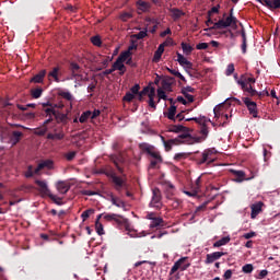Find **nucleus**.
I'll use <instances>...</instances> for the list:
<instances>
[{"mask_svg":"<svg viewBox=\"0 0 280 280\" xmlns=\"http://www.w3.org/2000/svg\"><path fill=\"white\" fill-rule=\"evenodd\" d=\"M139 148H140V150H142V152H147V154H150V152H152V150L154 149L153 145H150V144H148L145 142L140 143Z\"/></svg>","mask_w":280,"mask_h":280,"instance_id":"nucleus-39","label":"nucleus"},{"mask_svg":"<svg viewBox=\"0 0 280 280\" xmlns=\"http://www.w3.org/2000/svg\"><path fill=\"white\" fill-rule=\"evenodd\" d=\"M236 82L241 86V89L245 93H248L249 95H252V97L258 94L257 91L255 89H253V84L246 83V81H244V79H238Z\"/></svg>","mask_w":280,"mask_h":280,"instance_id":"nucleus-5","label":"nucleus"},{"mask_svg":"<svg viewBox=\"0 0 280 280\" xmlns=\"http://www.w3.org/2000/svg\"><path fill=\"white\" fill-rule=\"evenodd\" d=\"M68 80H74L75 82V88L81 86L80 82H84V80H86V77H84V74H82V72H78L75 74H71L70 78H68Z\"/></svg>","mask_w":280,"mask_h":280,"instance_id":"nucleus-17","label":"nucleus"},{"mask_svg":"<svg viewBox=\"0 0 280 280\" xmlns=\"http://www.w3.org/2000/svg\"><path fill=\"white\" fill-rule=\"evenodd\" d=\"M231 277H233V271L231 269H228L223 275V279L229 280L231 279Z\"/></svg>","mask_w":280,"mask_h":280,"instance_id":"nucleus-64","label":"nucleus"},{"mask_svg":"<svg viewBox=\"0 0 280 280\" xmlns=\"http://www.w3.org/2000/svg\"><path fill=\"white\" fill-rule=\"evenodd\" d=\"M148 36V28H144L143 31H140L137 34H133L131 37L136 38V40H143Z\"/></svg>","mask_w":280,"mask_h":280,"instance_id":"nucleus-34","label":"nucleus"},{"mask_svg":"<svg viewBox=\"0 0 280 280\" xmlns=\"http://www.w3.org/2000/svg\"><path fill=\"white\" fill-rule=\"evenodd\" d=\"M243 102L245 106H247L249 114H252L253 117H257V103L253 102L249 97H244Z\"/></svg>","mask_w":280,"mask_h":280,"instance_id":"nucleus-6","label":"nucleus"},{"mask_svg":"<svg viewBox=\"0 0 280 280\" xmlns=\"http://www.w3.org/2000/svg\"><path fill=\"white\" fill-rule=\"evenodd\" d=\"M91 43H93L96 47H100V45H102V39H100L98 36H94L91 38Z\"/></svg>","mask_w":280,"mask_h":280,"instance_id":"nucleus-59","label":"nucleus"},{"mask_svg":"<svg viewBox=\"0 0 280 280\" xmlns=\"http://www.w3.org/2000/svg\"><path fill=\"white\" fill-rule=\"evenodd\" d=\"M235 71V66L233 63H230L226 68V75H232V73Z\"/></svg>","mask_w":280,"mask_h":280,"instance_id":"nucleus-60","label":"nucleus"},{"mask_svg":"<svg viewBox=\"0 0 280 280\" xmlns=\"http://www.w3.org/2000/svg\"><path fill=\"white\" fill-rule=\"evenodd\" d=\"M186 121H196V124H207V121H209V119H207V117H205V116H200L198 118H196V117L186 118Z\"/></svg>","mask_w":280,"mask_h":280,"instance_id":"nucleus-37","label":"nucleus"},{"mask_svg":"<svg viewBox=\"0 0 280 280\" xmlns=\"http://www.w3.org/2000/svg\"><path fill=\"white\" fill-rule=\"evenodd\" d=\"M119 19H120V21H124V22L130 21V19H132V13L131 12H122V13H120Z\"/></svg>","mask_w":280,"mask_h":280,"instance_id":"nucleus-44","label":"nucleus"},{"mask_svg":"<svg viewBox=\"0 0 280 280\" xmlns=\"http://www.w3.org/2000/svg\"><path fill=\"white\" fill-rule=\"evenodd\" d=\"M231 242V236H224L213 244V248H220V246H226Z\"/></svg>","mask_w":280,"mask_h":280,"instance_id":"nucleus-27","label":"nucleus"},{"mask_svg":"<svg viewBox=\"0 0 280 280\" xmlns=\"http://www.w3.org/2000/svg\"><path fill=\"white\" fill-rule=\"evenodd\" d=\"M104 220L107 222H116L119 226H125L126 231H130V221L128 219L124 218L122 215L109 213V214H103Z\"/></svg>","mask_w":280,"mask_h":280,"instance_id":"nucleus-3","label":"nucleus"},{"mask_svg":"<svg viewBox=\"0 0 280 280\" xmlns=\"http://www.w3.org/2000/svg\"><path fill=\"white\" fill-rule=\"evenodd\" d=\"M172 82H173V80L171 79V78H165V79H163L162 80V82H161V89L163 90V91H172Z\"/></svg>","mask_w":280,"mask_h":280,"instance_id":"nucleus-26","label":"nucleus"},{"mask_svg":"<svg viewBox=\"0 0 280 280\" xmlns=\"http://www.w3.org/2000/svg\"><path fill=\"white\" fill-rule=\"evenodd\" d=\"M170 12L174 21H178V19H182V16H185L184 11L180 9L173 8V9H170Z\"/></svg>","mask_w":280,"mask_h":280,"instance_id":"nucleus-21","label":"nucleus"},{"mask_svg":"<svg viewBox=\"0 0 280 280\" xmlns=\"http://www.w3.org/2000/svg\"><path fill=\"white\" fill-rule=\"evenodd\" d=\"M70 71H71V75H74L75 73H82V69L75 62L70 63Z\"/></svg>","mask_w":280,"mask_h":280,"instance_id":"nucleus-38","label":"nucleus"},{"mask_svg":"<svg viewBox=\"0 0 280 280\" xmlns=\"http://www.w3.org/2000/svg\"><path fill=\"white\" fill-rule=\"evenodd\" d=\"M113 183L116 185V189L119 191L124 187V179L119 176H113Z\"/></svg>","mask_w":280,"mask_h":280,"instance_id":"nucleus-36","label":"nucleus"},{"mask_svg":"<svg viewBox=\"0 0 280 280\" xmlns=\"http://www.w3.org/2000/svg\"><path fill=\"white\" fill-rule=\"evenodd\" d=\"M75 151H71V152H68V153H66V159H67V161H73L74 159H75Z\"/></svg>","mask_w":280,"mask_h":280,"instance_id":"nucleus-58","label":"nucleus"},{"mask_svg":"<svg viewBox=\"0 0 280 280\" xmlns=\"http://www.w3.org/2000/svg\"><path fill=\"white\" fill-rule=\"evenodd\" d=\"M139 89H141V86H139V84H136L135 86H132L130 89V93H132L133 95H138L139 94Z\"/></svg>","mask_w":280,"mask_h":280,"instance_id":"nucleus-62","label":"nucleus"},{"mask_svg":"<svg viewBox=\"0 0 280 280\" xmlns=\"http://www.w3.org/2000/svg\"><path fill=\"white\" fill-rule=\"evenodd\" d=\"M52 170L54 168V161L51 160H44L39 162L37 167L35 168V174H40V170Z\"/></svg>","mask_w":280,"mask_h":280,"instance_id":"nucleus-8","label":"nucleus"},{"mask_svg":"<svg viewBox=\"0 0 280 280\" xmlns=\"http://www.w3.org/2000/svg\"><path fill=\"white\" fill-rule=\"evenodd\" d=\"M177 62H179L180 67H184L185 69H191L192 67V63L179 52H177Z\"/></svg>","mask_w":280,"mask_h":280,"instance_id":"nucleus-18","label":"nucleus"},{"mask_svg":"<svg viewBox=\"0 0 280 280\" xmlns=\"http://www.w3.org/2000/svg\"><path fill=\"white\" fill-rule=\"evenodd\" d=\"M167 43H170V42H164L163 44H161L158 47L156 51L154 52V57H153L154 62H159L161 60V57L163 56V51H165V47H166Z\"/></svg>","mask_w":280,"mask_h":280,"instance_id":"nucleus-15","label":"nucleus"},{"mask_svg":"<svg viewBox=\"0 0 280 280\" xmlns=\"http://www.w3.org/2000/svg\"><path fill=\"white\" fill-rule=\"evenodd\" d=\"M57 190L59 191V194H67V191H69V189H71V186H69L66 182H58L56 184Z\"/></svg>","mask_w":280,"mask_h":280,"instance_id":"nucleus-22","label":"nucleus"},{"mask_svg":"<svg viewBox=\"0 0 280 280\" xmlns=\"http://www.w3.org/2000/svg\"><path fill=\"white\" fill-rule=\"evenodd\" d=\"M109 200L115 207H118L119 209H124V207H126V203H124L122 200H120L118 197H115L113 194L109 195Z\"/></svg>","mask_w":280,"mask_h":280,"instance_id":"nucleus-23","label":"nucleus"},{"mask_svg":"<svg viewBox=\"0 0 280 280\" xmlns=\"http://www.w3.org/2000/svg\"><path fill=\"white\" fill-rule=\"evenodd\" d=\"M55 119H56L57 124H67V121L69 120V116L67 114L56 112Z\"/></svg>","mask_w":280,"mask_h":280,"instance_id":"nucleus-24","label":"nucleus"},{"mask_svg":"<svg viewBox=\"0 0 280 280\" xmlns=\"http://www.w3.org/2000/svg\"><path fill=\"white\" fill-rule=\"evenodd\" d=\"M171 132H183L185 130V127L182 125L173 126L171 129Z\"/></svg>","mask_w":280,"mask_h":280,"instance_id":"nucleus-54","label":"nucleus"},{"mask_svg":"<svg viewBox=\"0 0 280 280\" xmlns=\"http://www.w3.org/2000/svg\"><path fill=\"white\" fill-rule=\"evenodd\" d=\"M44 112L49 117V119H51V115L55 117L56 113H58V110L55 109L54 105H50V107L45 108Z\"/></svg>","mask_w":280,"mask_h":280,"instance_id":"nucleus-42","label":"nucleus"},{"mask_svg":"<svg viewBox=\"0 0 280 280\" xmlns=\"http://www.w3.org/2000/svg\"><path fill=\"white\" fill-rule=\"evenodd\" d=\"M31 95H32V97H34V100H38V97H40V95H43V89L32 90Z\"/></svg>","mask_w":280,"mask_h":280,"instance_id":"nucleus-48","label":"nucleus"},{"mask_svg":"<svg viewBox=\"0 0 280 280\" xmlns=\"http://www.w3.org/2000/svg\"><path fill=\"white\" fill-rule=\"evenodd\" d=\"M21 137H23V132L21 131H13L11 136V143L12 145H16L21 141Z\"/></svg>","mask_w":280,"mask_h":280,"instance_id":"nucleus-28","label":"nucleus"},{"mask_svg":"<svg viewBox=\"0 0 280 280\" xmlns=\"http://www.w3.org/2000/svg\"><path fill=\"white\" fill-rule=\"evenodd\" d=\"M241 80H243L244 82H245V84H255V78H252V77H249V78H246V77H241Z\"/></svg>","mask_w":280,"mask_h":280,"instance_id":"nucleus-55","label":"nucleus"},{"mask_svg":"<svg viewBox=\"0 0 280 280\" xmlns=\"http://www.w3.org/2000/svg\"><path fill=\"white\" fill-rule=\"evenodd\" d=\"M60 73V67H55L52 71L48 73V78H54L55 82H60V79L58 78Z\"/></svg>","mask_w":280,"mask_h":280,"instance_id":"nucleus-31","label":"nucleus"},{"mask_svg":"<svg viewBox=\"0 0 280 280\" xmlns=\"http://www.w3.org/2000/svg\"><path fill=\"white\" fill-rule=\"evenodd\" d=\"M163 143L166 152H170V150H172V147L176 143V140H168V141L164 140Z\"/></svg>","mask_w":280,"mask_h":280,"instance_id":"nucleus-49","label":"nucleus"},{"mask_svg":"<svg viewBox=\"0 0 280 280\" xmlns=\"http://www.w3.org/2000/svg\"><path fill=\"white\" fill-rule=\"evenodd\" d=\"M114 71H120V75H124L126 73V66L124 65V61L117 59L113 65Z\"/></svg>","mask_w":280,"mask_h":280,"instance_id":"nucleus-20","label":"nucleus"},{"mask_svg":"<svg viewBox=\"0 0 280 280\" xmlns=\"http://www.w3.org/2000/svg\"><path fill=\"white\" fill-rule=\"evenodd\" d=\"M207 122H202L200 124L201 129H200V137H198V139H203V141L207 139V137H209V128H207L206 126Z\"/></svg>","mask_w":280,"mask_h":280,"instance_id":"nucleus-29","label":"nucleus"},{"mask_svg":"<svg viewBox=\"0 0 280 280\" xmlns=\"http://www.w3.org/2000/svg\"><path fill=\"white\" fill-rule=\"evenodd\" d=\"M242 38H243V42H242V51L243 54H246V47H247V44H246V32H242Z\"/></svg>","mask_w":280,"mask_h":280,"instance_id":"nucleus-51","label":"nucleus"},{"mask_svg":"<svg viewBox=\"0 0 280 280\" xmlns=\"http://www.w3.org/2000/svg\"><path fill=\"white\" fill-rule=\"evenodd\" d=\"M184 138V143L187 145H194L195 143H202L205 138H198V136H182Z\"/></svg>","mask_w":280,"mask_h":280,"instance_id":"nucleus-12","label":"nucleus"},{"mask_svg":"<svg viewBox=\"0 0 280 280\" xmlns=\"http://www.w3.org/2000/svg\"><path fill=\"white\" fill-rule=\"evenodd\" d=\"M60 95L61 97H63V100H68V102H71L73 100V95L70 94V92H61Z\"/></svg>","mask_w":280,"mask_h":280,"instance_id":"nucleus-53","label":"nucleus"},{"mask_svg":"<svg viewBox=\"0 0 280 280\" xmlns=\"http://www.w3.org/2000/svg\"><path fill=\"white\" fill-rule=\"evenodd\" d=\"M149 154L150 156H152V159H155L156 161H163V158H161V153L154 150V148L151 150V152H149Z\"/></svg>","mask_w":280,"mask_h":280,"instance_id":"nucleus-47","label":"nucleus"},{"mask_svg":"<svg viewBox=\"0 0 280 280\" xmlns=\"http://www.w3.org/2000/svg\"><path fill=\"white\" fill-rule=\"evenodd\" d=\"M224 255H226L224 252H214L212 254H208L206 256V264H213V261H218V259H220V257H224Z\"/></svg>","mask_w":280,"mask_h":280,"instance_id":"nucleus-11","label":"nucleus"},{"mask_svg":"<svg viewBox=\"0 0 280 280\" xmlns=\"http://www.w3.org/2000/svg\"><path fill=\"white\" fill-rule=\"evenodd\" d=\"M234 176H236V182L237 183H243V180H252V178H255V175H253L249 178H246V173L244 171H232Z\"/></svg>","mask_w":280,"mask_h":280,"instance_id":"nucleus-19","label":"nucleus"},{"mask_svg":"<svg viewBox=\"0 0 280 280\" xmlns=\"http://www.w3.org/2000/svg\"><path fill=\"white\" fill-rule=\"evenodd\" d=\"M182 49L184 51V54H191V51H194V48L191 47V45L186 44V43H182Z\"/></svg>","mask_w":280,"mask_h":280,"instance_id":"nucleus-45","label":"nucleus"},{"mask_svg":"<svg viewBox=\"0 0 280 280\" xmlns=\"http://www.w3.org/2000/svg\"><path fill=\"white\" fill-rule=\"evenodd\" d=\"M166 117L172 121H176V106H171L166 114Z\"/></svg>","mask_w":280,"mask_h":280,"instance_id":"nucleus-33","label":"nucleus"},{"mask_svg":"<svg viewBox=\"0 0 280 280\" xmlns=\"http://www.w3.org/2000/svg\"><path fill=\"white\" fill-rule=\"evenodd\" d=\"M35 184L37 185V191H39L40 196L43 198L48 197L54 200V202H58L60 198H57L56 195L51 194V190L49 189V186L47 185L46 180L36 179Z\"/></svg>","mask_w":280,"mask_h":280,"instance_id":"nucleus-1","label":"nucleus"},{"mask_svg":"<svg viewBox=\"0 0 280 280\" xmlns=\"http://www.w3.org/2000/svg\"><path fill=\"white\" fill-rule=\"evenodd\" d=\"M139 14H141V12H150V9L152 8V5L150 4V2H145L143 0H139L136 3Z\"/></svg>","mask_w":280,"mask_h":280,"instance_id":"nucleus-16","label":"nucleus"},{"mask_svg":"<svg viewBox=\"0 0 280 280\" xmlns=\"http://www.w3.org/2000/svg\"><path fill=\"white\" fill-rule=\"evenodd\" d=\"M102 218V214H100L96 219L95 222V229H96V233L98 235H104V225L100 222V219Z\"/></svg>","mask_w":280,"mask_h":280,"instance_id":"nucleus-30","label":"nucleus"},{"mask_svg":"<svg viewBox=\"0 0 280 280\" xmlns=\"http://www.w3.org/2000/svg\"><path fill=\"white\" fill-rule=\"evenodd\" d=\"M45 75H47V70H42L38 74H36L35 77H33L31 79V82H34L35 84H40V82H43Z\"/></svg>","mask_w":280,"mask_h":280,"instance_id":"nucleus-25","label":"nucleus"},{"mask_svg":"<svg viewBox=\"0 0 280 280\" xmlns=\"http://www.w3.org/2000/svg\"><path fill=\"white\" fill-rule=\"evenodd\" d=\"M233 25H237V19L233 16V9H231L230 16L225 20H219L210 30H224L225 27H233Z\"/></svg>","mask_w":280,"mask_h":280,"instance_id":"nucleus-2","label":"nucleus"},{"mask_svg":"<svg viewBox=\"0 0 280 280\" xmlns=\"http://www.w3.org/2000/svg\"><path fill=\"white\" fill-rule=\"evenodd\" d=\"M250 209H252L250 218H252V220H255V218H257V215L259 213H261V211L264 209V202L258 201V202L252 205Z\"/></svg>","mask_w":280,"mask_h":280,"instance_id":"nucleus-9","label":"nucleus"},{"mask_svg":"<svg viewBox=\"0 0 280 280\" xmlns=\"http://www.w3.org/2000/svg\"><path fill=\"white\" fill-rule=\"evenodd\" d=\"M93 213H95V210H93V209H88V210L83 211L81 214L82 221L86 222V220H89V218H91V215H93Z\"/></svg>","mask_w":280,"mask_h":280,"instance_id":"nucleus-40","label":"nucleus"},{"mask_svg":"<svg viewBox=\"0 0 280 280\" xmlns=\"http://www.w3.org/2000/svg\"><path fill=\"white\" fill-rule=\"evenodd\" d=\"M222 108H224V103L219 104L213 108L215 119H220V116H222Z\"/></svg>","mask_w":280,"mask_h":280,"instance_id":"nucleus-35","label":"nucleus"},{"mask_svg":"<svg viewBox=\"0 0 280 280\" xmlns=\"http://www.w3.org/2000/svg\"><path fill=\"white\" fill-rule=\"evenodd\" d=\"M131 54L130 50L124 51L118 56V60L126 62V60H128V58H130Z\"/></svg>","mask_w":280,"mask_h":280,"instance_id":"nucleus-43","label":"nucleus"},{"mask_svg":"<svg viewBox=\"0 0 280 280\" xmlns=\"http://www.w3.org/2000/svg\"><path fill=\"white\" fill-rule=\"evenodd\" d=\"M51 121H54L52 118L46 119L40 127L33 129L34 135H37V137H45V135H47V131L49 130V127L47 126H49Z\"/></svg>","mask_w":280,"mask_h":280,"instance_id":"nucleus-4","label":"nucleus"},{"mask_svg":"<svg viewBox=\"0 0 280 280\" xmlns=\"http://www.w3.org/2000/svg\"><path fill=\"white\" fill-rule=\"evenodd\" d=\"M150 207H154L155 209H161V190H159L158 188L153 189V196L150 202Z\"/></svg>","mask_w":280,"mask_h":280,"instance_id":"nucleus-7","label":"nucleus"},{"mask_svg":"<svg viewBox=\"0 0 280 280\" xmlns=\"http://www.w3.org/2000/svg\"><path fill=\"white\" fill-rule=\"evenodd\" d=\"M242 270H243V272H245L246 275H249V272L253 271V265H252V264H247V265L243 266Z\"/></svg>","mask_w":280,"mask_h":280,"instance_id":"nucleus-56","label":"nucleus"},{"mask_svg":"<svg viewBox=\"0 0 280 280\" xmlns=\"http://www.w3.org/2000/svg\"><path fill=\"white\" fill-rule=\"evenodd\" d=\"M261 5H266V8L275 9L272 5V0H262Z\"/></svg>","mask_w":280,"mask_h":280,"instance_id":"nucleus-61","label":"nucleus"},{"mask_svg":"<svg viewBox=\"0 0 280 280\" xmlns=\"http://www.w3.org/2000/svg\"><path fill=\"white\" fill-rule=\"evenodd\" d=\"M158 226H163V218L161 217L153 219L150 223V229H158Z\"/></svg>","mask_w":280,"mask_h":280,"instance_id":"nucleus-32","label":"nucleus"},{"mask_svg":"<svg viewBox=\"0 0 280 280\" xmlns=\"http://www.w3.org/2000/svg\"><path fill=\"white\" fill-rule=\"evenodd\" d=\"M158 97L159 100H167V95L165 94V91L162 88L158 89Z\"/></svg>","mask_w":280,"mask_h":280,"instance_id":"nucleus-52","label":"nucleus"},{"mask_svg":"<svg viewBox=\"0 0 280 280\" xmlns=\"http://www.w3.org/2000/svg\"><path fill=\"white\" fill-rule=\"evenodd\" d=\"M36 174V171H34V167L32 165L27 166V171L24 173L25 178H32Z\"/></svg>","mask_w":280,"mask_h":280,"instance_id":"nucleus-46","label":"nucleus"},{"mask_svg":"<svg viewBox=\"0 0 280 280\" xmlns=\"http://www.w3.org/2000/svg\"><path fill=\"white\" fill-rule=\"evenodd\" d=\"M196 49H209V44H207V43H199V44H197V46H196Z\"/></svg>","mask_w":280,"mask_h":280,"instance_id":"nucleus-63","label":"nucleus"},{"mask_svg":"<svg viewBox=\"0 0 280 280\" xmlns=\"http://www.w3.org/2000/svg\"><path fill=\"white\" fill-rule=\"evenodd\" d=\"M167 71H168L170 73H172V75H175L176 78H179V80H183V82H185V77L182 75L179 71H177V70H172V69H170V68H167Z\"/></svg>","mask_w":280,"mask_h":280,"instance_id":"nucleus-50","label":"nucleus"},{"mask_svg":"<svg viewBox=\"0 0 280 280\" xmlns=\"http://www.w3.org/2000/svg\"><path fill=\"white\" fill-rule=\"evenodd\" d=\"M89 119H91V110L84 112V113L80 116L79 121H80V124H86V121H88Z\"/></svg>","mask_w":280,"mask_h":280,"instance_id":"nucleus-41","label":"nucleus"},{"mask_svg":"<svg viewBox=\"0 0 280 280\" xmlns=\"http://www.w3.org/2000/svg\"><path fill=\"white\" fill-rule=\"evenodd\" d=\"M185 264V258L178 259L172 267L170 275H174V272L178 270H185L186 268H189V265H184Z\"/></svg>","mask_w":280,"mask_h":280,"instance_id":"nucleus-10","label":"nucleus"},{"mask_svg":"<svg viewBox=\"0 0 280 280\" xmlns=\"http://www.w3.org/2000/svg\"><path fill=\"white\" fill-rule=\"evenodd\" d=\"M135 100V95L131 92H127L124 96V102H132Z\"/></svg>","mask_w":280,"mask_h":280,"instance_id":"nucleus-57","label":"nucleus"},{"mask_svg":"<svg viewBox=\"0 0 280 280\" xmlns=\"http://www.w3.org/2000/svg\"><path fill=\"white\" fill-rule=\"evenodd\" d=\"M145 94H148L149 100H154V97H156V90H154V88H144L143 91L139 93V100H142Z\"/></svg>","mask_w":280,"mask_h":280,"instance_id":"nucleus-14","label":"nucleus"},{"mask_svg":"<svg viewBox=\"0 0 280 280\" xmlns=\"http://www.w3.org/2000/svg\"><path fill=\"white\" fill-rule=\"evenodd\" d=\"M212 156H213V150H206L202 153L201 161L199 162L200 165H202V163H213V161H215V158H212Z\"/></svg>","mask_w":280,"mask_h":280,"instance_id":"nucleus-13","label":"nucleus"}]
</instances>
